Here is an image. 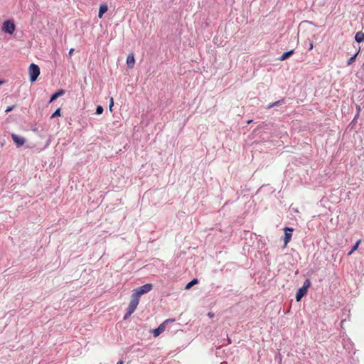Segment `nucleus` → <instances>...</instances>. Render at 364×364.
Returning <instances> with one entry per match:
<instances>
[{
    "instance_id": "nucleus-7",
    "label": "nucleus",
    "mask_w": 364,
    "mask_h": 364,
    "mask_svg": "<svg viewBox=\"0 0 364 364\" xmlns=\"http://www.w3.org/2000/svg\"><path fill=\"white\" fill-rule=\"evenodd\" d=\"M293 228L285 227L284 228V245L286 246L291 240V232H293Z\"/></svg>"
},
{
    "instance_id": "nucleus-22",
    "label": "nucleus",
    "mask_w": 364,
    "mask_h": 364,
    "mask_svg": "<svg viewBox=\"0 0 364 364\" xmlns=\"http://www.w3.org/2000/svg\"><path fill=\"white\" fill-rule=\"evenodd\" d=\"M114 105V101H113V98H111L110 99V103H109V109L111 110L112 109V107Z\"/></svg>"
},
{
    "instance_id": "nucleus-6",
    "label": "nucleus",
    "mask_w": 364,
    "mask_h": 364,
    "mask_svg": "<svg viewBox=\"0 0 364 364\" xmlns=\"http://www.w3.org/2000/svg\"><path fill=\"white\" fill-rule=\"evenodd\" d=\"M139 302V297L136 295L132 294L130 303L129 304L128 309L131 311H135Z\"/></svg>"
},
{
    "instance_id": "nucleus-17",
    "label": "nucleus",
    "mask_w": 364,
    "mask_h": 364,
    "mask_svg": "<svg viewBox=\"0 0 364 364\" xmlns=\"http://www.w3.org/2000/svg\"><path fill=\"white\" fill-rule=\"evenodd\" d=\"M283 102V100H278V101H276V102H273V103H272V104H269V105L267 106V109H271V108H272V107H275V106H277V105H279V104H280L281 102Z\"/></svg>"
},
{
    "instance_id": "nucleus-12",
    "label": "nucleus",
    "mask_w": 364,
    "mask_h": 364,
    "mask_svg": "<svg viewBox=\"0 0 364 364\" xmlns=\"http://www.w3.org/2000/svg\"><path fill=\"white\" fill-rule=\"evenodd\" d=\"M355 40L358 43H362L364 41V33L361 31L358 32L355 36Z\"/></svg>"
},
{
    "instance_id": "nucleus-4",
    "label": "nucleus",
    "mask_w": 364,
    "mask_h": 364,
    "mask_svg": "<svg viewBox=\"0 0 364 364\" xmlns=\"http://www.w3.org/2000/svg\"><path fill=\"white\" fill-rule=\"evenodd\" d=\"M174 321V319H167L165 321H164L159 326L158 328L152 331L153 336L154 337L159 336L161 333H163L165 331L167 323L170 322H173Z\"/></svg>"
},
{
    "instance_id": "nucleus-1",
    "label": "nucleus",
    "mask_w": 364,
    "mask_h": 364,
    "mask_svg": "<svg viewBox=\"0 0 364 364\" xmlns=\"http://www.w3.org/2000/svg\"><path fill=\"white\" fill-rule=\"evenodd\" d=\"M311 282L310 279H307L304 281L302 287L298 289L296 294V299L299 301L301 298L306 294L308 289L310 287Z\"/></svg>"
},
{
    "instance_id": "nucleus-14",
    "label": "nucleus",
    "mask_w": 364,
    "mask_h": 364,
    "mask_svg": "<svg viewBox=\"0 0 364 364\" xmlns=\"http://www.w3.org/2000/svg\"><path fill=\"white\" fill-rule=\"evenodd\" d=\"M198 280L197 279H193V280H191L190 282H188L186 287H185V289H191L193 285L198 284Z\"/></svg>"
},
{
    "instance_id": "nucleus-16",
    "label": "nucleus",
    "mask_w": 364,
    "mask_h": 364,
    "mask_svg": "<svg viewBox=\"0 0 364 364\" xmlns=\"http://www.w3.org/2000/svg\"><path fill=\"white\" fill-rule=\"evenodd\" d=\"M358 53H356L354 55H353L352 57H350V58H349V60H348V62H347L348 65H351V64L355 61V60L356 56H357V55H358Z\"/></svg>"
},
{
    "instance_id": "nucleus-24",
    "label": "nucleus",
    "mask_w": 364,
    "mask_h": 364,
    "mask_svg": "<svg viewBox=\"0 0 364 364\" xmlns=\"http://www.w3.org/2000/svg\"><path fill=\"white\" fill-rule=\"evenodd\" d=\"M73 52H74V48H70L68 52L69 56H71L73 55Z\"/></svg>"
},
{
    "instance_id": "nucleus-5",
    "label": "nucleus",
    "mask_w": 364,
    "mask_h": 364,
    "mask_svg": "<svg viewBox=\"0 0 364 364\" xmlns=\"http://www.w3.org/2000/svg\"><path fill=\"white\" fill-rule=\"evenodd\" d=\"M2 31L9 34H12L15 31V25L12 21L7 20L4 22Z\"/></svg>"
},
{
    "instance_id": "nucleus-9",
    "label": "nucleus",
    "mask_w": 364,
    "mask_h": 364,
    "mask_svg": "<svg viewBox=\"0 0 364 364\" xmlns=\"http://www.w3.org/2000/svg\"><path fill=\"white\" fill-rule=\"evenodd\" d=\"M135 60L133 54H130L127 58V65L129 68H132L134 65Z\"/></svg>"
},
{
    "instance_id": "nucleus-19",
    "label": "nucleus",
    "mask_w": 364,
    "mask_h": 364,
    "mask_svg": "<svg viewBox=\"0 0 364 364\" xmlns=\"http://www.w3.org/2000/svg\"><path fill=\"white\" fill-rule=\"evenodd\" d=\"M134 311H133V310L131 311L129 309H127V311L126 314L124 315V318L127 319V318H129L134 313Z\"/></svg>"
},
{
    "instance_id": "nucleus-25",
    "label": "nucleus",
    "mask_w": 364,
    "mask_h": 364,
    "mask_svg": "<svg viewBox=\"0 0 364 364\" xmlns=\"http://www.w3.org/2000/svg\"><path fill=\"white\" fill-rule=\"evenodd\" d=\"M124 362L122 360H119L117 363V364H123Z\"/></svg>"
},
{
    "instance_id": "nucleus-13",
    "label": "nucleus",
    "mask_w": 364,
    "mask_h": 364,
    "mask_svg": "<svg viewBox=\"0 0 364 364\" xmlns=\"http://www.w3.org/2000/svg\"><path fill=\"white\" fill-rule=\"evenodd\" d=\"M294 53V50H289L287 52L284 53L282 56L279 58V60L283 61L288 58Z\"/></svg>"
},
{
    "instance_id": "nucleus-23",
    "label": "nucleus",
    "mask_w": 364,
    "mask_h": 364,
    "mask_svg": "<svg viewBox=\"0 0 364 364\" xmlns=\"http://www.w3.org/2000/svg\"><path fill=\"white\" fill-rule=\"evenodd\" d=\"M14 109V107H8L6 109V112H11Z\"/></svg>"
},
{
    "instance_id": "nucleus-21",
    "label": "nucleus",
    "mask_w": 364,
    "mask_h": 364,
    "mask_svg": "<svg viewBox=\"0 0 364 364\" xmlns=\"http://www.w3.org/2000/svg\"><path fill=\"white\" fill-rule=\"evenodd\" d=\"M357 109H358V112H357L353 120H355L358 118V117L359 116V113L360 112V107L359 105L357 106Z\"/></svg>"
},
{
    "instance_id": "nucleus-11",
    "label": "nucleus",
    "mask_w": 364,
    "mask_h": 364,
    "mask_svg": "<svg viewBox=\"0 0 364 364\" xmlns=\"http://www.w3.org/2000/svg\"><path fill=\"white\" fill-rule=\"evenodd\" d=\"M64 93H65V91L63 90H58V92H56L51 96L50 102H52L53 101L55 100L58 97L63 95Z\"/></svg>"
},
{
    "instance_id": "nucleus-18",
    "label": "nucleus",
    "mask_w": 364,
    "mask_h": 364,
    "mask_svg": "<svg viewBox=\"0 0 364 364\" xmlns=\"http://www.w3.org/2000/svg\"><path fill=\"white\" fill-rule=\"evenodd\" d=\"M60 116V109H57L55 112L51 115V118H55L56 117Z\"/></svg>"
},
{
    "instance_id": "nucleus-10",
    "label": "nucleus",
    "mask_w": 364,
    "mask_h": 364,
    "mask_svg": "<svg viewBox=\"0 0 364 364\" xmlns=\"http://www.w3.org/2000/svg\"><path fill=\"white\" fill-rule=\"evenodd\" d=\"M108 10V6H107V4H101L100 6V9H99V14H98V16L99 18H102L103 14L105 13H106Z\"/></svg>"
},
{
    "instance_id": "nucleus-3",
    "label": "nucleus",
    "mask_w": 364,
    "mask_h": 364,
    "mask_svg": "<svg viewBox=\"0 0 364 364\" xmlns=\"http://www.w3.org/2000/svg\"><path fill=\"white\" fill-rule=\"evenodd\" d=\"M151 289H152V284H146L134 289L133 291V294L140 298V296L141 295L149 292L151 290Z\"/></svg>"
},
{
    "instance_id": "nucleus-28",
    "label": "nucleus",
    "mask_w": 364,
    "mask_h": 364,
    "mask_svg": "<svg viewBox=\"0 0 364 364\" xmlns=\"http://www.w3.org/2000/svg\"><path fill=\"white\" fill-rule=\"evenodd\" d=\"M3 83V81L0 80V85Z\"/></svg>"
},
{
    "instance_id": "nucleus-27",
    "label": "nucleus",
    "mask_w": 364,
    "mask_h": 364,
    "mask_svg": "<svg viewBox=\"0 0 364 364\" xmlns=\"http://www.w3.org/2000/svg\"><path fill=\"white\" fill-rule=\"evenodd\" d=\"M228 343H231V341L230 338H228Z\"/></svg>"
},
{
    "instance_id": "nucleus-15",
    "label": "nucleus",
    "mask_w": 364,
    "mask_h": 364,
    "mask_svg": "<svg viewBox=\"0 0 364 364\" xmlns=\"http://www.w3.org/2000/svg\"><path fill=\"white\" fill-rule=\"evenodd\" d=\"M360 243V240H358L356 242V243L353 246L351 250L348 252V255H350L351 254H353V252L358 249Z\"/></svg>"
},
{
    "instance_id": "nucleus-8",
    "label": "nucleus",
    "mask_w": 364,
    "mask_h": 364,
    "mask_svg": "<svg viewBox=\"0 0 364 364\" xmlns=\"http://www.w3.org/2000/svg\"><path fill=\"white\" fill-rule=\"evenodd\" d=\"M11 138L18 147H20L25 144V139L15 134H11Z\"/></svg>"
},
{
    "instance_id": "nucleus-20",
    "label": "nucleus",
    "mask_w": 364,
    "mask_h": 364,
    "mask_svg": "<svg viewBox=\"0 0 364 364\" xmlns=\"http://www.w3.org/2000/svg\"><path fill=\"white\" fill-rule=\"evenodd\" d=\"M103 107L102 106H97L96 108V114H101L103 112Z\"/></svg>"
},
{
    "instance_id": "nucleus-2",
    "label": "nucleus",
    "mask_w": 364,
    "mask_h": 364,
    "mask_svg": "<svg viewBox=\"0 0 364 364\" xmlns=\"http://www.w3.org/2000/svg\"><path fill=\"white\" fill-rule=\"evenodd\" d=\"M28 73H29V77L30 80L31 82H34L37 80L38 75H40V68L38 65L32 63L30 65L28 68Z\"/></svg>"
},
{
    "instance_id": "nucleus-26",
    "label": "nucleus",
    "mask_w": 364,
    "mask_h": 364,
    "mask_svg": "<svg viewBox=\"0 0 364 364\" xmlns=\"http://www.w3.org/2000/svg\"><path fill=\"white\" fill-rule=\"evenodd\" d=\"M312 48H313V45H312V44H311V45L309 46V49H310V50H311Z\"/></svg>"
}]
</instances>
